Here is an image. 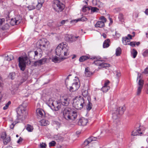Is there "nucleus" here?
Listing matches in <instances>:
<instances>
[{
	"label": "nucleus",
	"instance_id": "nucleus-1",
	"mask_svg": "<svg viewBox=\"0 0 148 148\" xmlns=\"http://www.w3.org/2000/svg\"><path fill=\"white\" fill-rule=\"evenodd\" d=\"M27 105L24 103H23L21 105L19 106L18 111L17 113L18 114L17 119L19 121L17 122V123L20 122V121H22L23 119H25V116L27 114V112L26 111V107ZM16 123L13 122L11 125H10V128L11 129H13Z\"/></svg>",
	"mask_w": 148,
	"mask_h": 148
},
{
	"label": "nucleus",
	"instance_id": "nucleus-2",
	"mask_svg": "<svg viewBox=\"0 0 148 148\" xmlns=\"http://www.w3.org/2000/svg\"><path fill=\"white\" fill-rule=\"evenodd\" d=\"M77 113L69 108H66L63 111L64 118L68 121H74L77 118Z\"/></svg>",
	"mask_w": 148,
	"mask_h": 148
},
{
	"label": "nucleus",
	"instance_id": "nucleus-3",
	"mask_svg": "<svg viewBox=\"0 0 148 148\" xmlns=\"http://www.w3.org/2000/svg\"><path fill=\"white\" fill-rule=\"evenodd\" d=\"M56 55L59 56H67L69 53L67 45L63 43L59 44L56 49Z\"/></svg>",
	"mask_w": 148,
	"mask_h": 148
},
{
	"label": "nucleus",
	"instance_id": "nucleus-4",
	"mask_svg": "<svg viewBox=\"0 0 148 148\" xmlns=\"http://www.w3.org/2000/svg\"><path fill=\"white\" fill-rule=\"evenodd\" d=\"M85 105L84 99L82 97L77 96L73 99L72 106L76 109L78 110H81Z\"/></svg>",
	"mask_w": 148,
	"mask_h": 148
},
{
	"label": "nucleus",
	"instance_id": "nucleus-5",
	"mask_svg": "<svg viewBox=\"0 0 148 148\" xmlns=\"http://www.w3.org/2000/svg\"><path fill=\"white\" fill-rule=\"evenodd\" d=\"M47 104L53 110L57 111L61 108V104L60 102L53 101L52 99H49L47 103Z\"/></svg>",
	"mask_w": 148,
	"mask_h": 148
},
{
	"label": "nucleus",
	"instance_id": "nucleus-6",
	"mask_svg": "<svg viewBox=\"0 0 148 148\" xmlns=\"http://www.w3.org/2000/svg\"><path fill=\"white\" fill-rule=\"evenodd\" d=\"M54 10L58 12L62 11L64 9V5L58 0H55L52 5Z\"/></svg>",
	"mask_w": 148,
	"mask_h": 148
},
{
	"label": "nucleus",
	"instance_id": "nucleus-7",
	"mask_svg": "<svg viewBox=\"0 0 148 148\" xmlns=\"http://www.w3.org/2000/svg\"><path fill=\"white\" fill-rule=\"evenodd\" d=\"M49 42L47 39L42 38L39 40L37 42V47L39 48L40 49L45 50L49 44Z\"/></svg>",
	"mask_w": 148,
	"mask_h": 148
},
{
	"label": "nucleus",
	"instance_id": "nucleus-8",
	"mask_svg": "<svg viewBox=\"0 0 148 148\" xmlns=\"http://www.w3.org/2000/svg\"><path fill=\"white\" fill-rule=\"evenodd\" d=\"M28 60L27 57L18 58V66L21 70L23 71L25 69L26 64L28 63Z\"/></svg>",
	"mask_w": 148,
	"mask_h": 148
},
{
	"label": "nucleus",
	"instance_id": "nucleus-9",
	"mask_svg": "<svg viewBox=\"0 0 148 148\" xmlns=\"http://www.w3.org/2000/svg\"><path fill=\"white\" fill-rule=\"evenodd\" d=\"M125 110V108L123 107H119V108H115L112 113V118L114 119H116L119 114H123Z\"/></svg>",
	"mask_w": 148,
	"mask_h": 148
},
{
	"label": "nucleus",
	"instance_id": "nucleus-10",
	"mask_svg": "<svg viewBox=\"0 0 148 148\" xmlns=\"http://www.w3.org/2000/svg\"><path fill=\"white\" fill-rule=\"evenodd\" d=\"M60 102L62 105L65 106H67L69 103L70 99L67 95H64L60 96Z\"/></svg>",
	"mask_w": 148,
	"mask_h": 148
},
{
	"label": "nucleus",
	"instance_id": "nucleus-11",
	"mask_svg": "<svg viewBox=\"0 0 148 148\" xmlns=\"http://www.w3.org/2000/svg\"><path fill=\"white\" fill-rule=\"evenodd\" d=\"M80 87V83L78 79L76 80H74V82L72 84V86L70 87V91L71 92H73L77 90Z\"/></svg>",
	"mask_w": 148,
	"mask_h": 148
},
{
	"label": "nucleus",
	"instance_id": "nucleus-12",
	"mask_svg": "<svg viewBox=\"0 0 148 148\" xmlns=\"http://www.w3.org/2000/svg\"><path fill=\"white\" fill-rule=\"evenodd\" d=\"M100 59L101 58L100 57L96 56H91V58H90V59L95 60L93 64L95 65L100 67L101 68L103 60H100Z\"/></svg>",
	"mask_w": 148,
	"mask_h": 148
},
{
	"label": "nucleus",
	"instance_id": "nucleus-13",
	"mask_svg": "<svg viewBox=\"0 0 148 148\" xmlns=\"http://www.w3.org/2000/svg\"><path fill=\"white\" fill-rule=\"evenodd\" d=\"M99 136L98 137H95L93 136L90 137L85 140L84 143L82 144V145L83 147L88 146V145L92 141H96L97 139H99Z\"/></svg>",
	"mask_w": 148,
	"mask_h": 148
},
{
	"label": "nucleus",
	"instance_id": "nucleus-14",
	"mask_svg": "<svg viewBox=\"0 0 148 148\" xmlns=\"http://www.w3.org/2000/svg\"><path fill=\"white\" fill-rule=\"evenodd\" d=\"M145 128L143 126H140L139 128L137 130L136 132L133 131L132 135L133 136L141 135L144 133L143 132L145 130Z\"/></svg>",
	"mask_w": 148,
	"mask_h": 148
},
{
	"label": "nucleus",
	"instance_id": "nucleus-15",
	"mask_svg": "<svg viewBox=\"0 0 148 148\" xmlns=\"http://www.w3.org/2000/svg\"><path fill=\"white\" fill-rule=\"evenodd\" d=\"M38 54V52L37 51H32L28 52V56L31 59H35V58L37 56Z\"/></svg>",
	"mask_w": 148,
	"mask_h": 148
},
{
	"label": "nucleus",
	"instance_id": "nucleus-16",
	"mask_svg": "<svg viewBox=\"0 0 148 148\" xmlns=\"http://www.w3.org/2000/svg\"><path fill=\"white\" fill-rule=\"evenodd\" d=\"M21 21V19L15 18H14L11 19L10 22V24L12 25H14L19 24Z\"/></svg>",
	"mask_w": 148,
	"mask_h": 148
},
{
	"label": "nucleus",
	"instance_id": "nucleus-17",
	"mask_svg": "<svg viewBox=\"0 0 148 148\" xmlns=\"http://www.w3.org/2000/svg\"><path fill=\"white\" fill-rule=\"evenodd\" d=\"M88 122V120L87 119L84 118H82L80 119L78 122V124L79 125L85 126Z\"/></svg>",
	"mask_w": 148,
	"mask_h": 148
},
{
	"label": "nucleus",
	"instance_id": "nucleus-18",
	"mask_svg": "<svg viewBox=\"0 0 148 148\" xmlns=\"http://www.w3.org/2000/svg\"><path fill=\"white\" fill-rule=\"evenodd\" d=\"M36 112L38 115L41 117H44L45 116V113L42 109H38L36 110Z\"/></svg>",
	"mask_w": 148,
	"mask_h": 148
},
{
	"label": "nucleus",
	"instance_id": "nucleus-19",
	"mask_svg": "<svg viewBox=\"0 0 148 148\" xmlns=\"http://www.w3.org/2000/svg\"><path fill=\"white\" fill-rule=\"evenodd\" d=\"M105 25L104 22L99 21L97 22L95 26L96 27H102L104 26Z\"/></svg>",
	"mask_w": 148,
	"mask_h": 148
},
{
	"label": "nucleus",
	"instance_id": "nucleus-20",
	"mask_svg": "<svg viewBox=\"0 0 148 148\" xmlns=\"http://www.w3.org/2000/svg\"><path fill=\"white\" fill-rule=\"evenodd\" d=\"M110 44V41L109 39H108L105 40L103 44V48H106L108 47Z\"/></svg>",
	"mask_w": 148,
	"mask_h": 148
},
{
	"label": "nucleus",
	"instance_id": "nucleus-21",
	"mask_svg": "<svg viewBox=\"0 0 148 148\" xmlns=\"http://www.w3.org/2000/svg\"><path fill=\"white\" fill-rule=\"evenodd\" d=\"M40 125L42 126H46L49 124V122L47 120L42 119L40 121Z\"/></svg>",
	"mask_w": 148,
	"mask_h": 148
},
{
	"label": "nucleus",
	"instance_id": "nucleus-22",
	"mask_svg": "<svg viewBox=\"0 0 148 148\" xmlns=\"http://www.w3.org/2000/svg\"><path fill=\"white\" fill-rule=\"evenodd\" d=\"M91 56H83L79 58V61L80 62H83V61L87 60L88 59H90Z\"/></svg>",
	"mask_w": 148,
	"mask_h": 148
},
{
	"label": "nucleus",
	"instance_id": "nucleus-23",
	"mask_svg": "<svg viewBox=\"0 0 148 148\" xmlns=\"http://www.w3.org/2000/svg\"><path fill=\"white\" fill-rule=\"evenodd\" d=\"M122 42L123 44L125 45H129V39L127 37L122 38Z\"/></svg>",
	"mask_w": 148,
	"mask_h": 148
},
{
	"label": "nucleus",
	"instance_id": "nucleus-24",
	"mask_svg": "<svg viewBox=\"0 0 148 148\" xmlns=\"http://www.w3.org/2000/svg\"><path fill=\"white\" fill-rule=\"evenodd\" d=\"M88 89L87 88H83L82 90V95L83 96L85 97H86L88 96V91H87Z\"/></svg>",
	"mask_w": 148,
	"mask_h": 148
},
{
	"label": "nucleus",
	"instance_id": "nucleus-25",
	"mask_svg": "<svg viewBox=\"0 0 148 148\" xmlns=\"http://www.w3.org/2000/svg\"><path fill=\"white\" fill-rule=\"evenodd\" d=\"M85 76L86 77H90L92 74V73L89 71L88 68L85 69Z\"/></svg>",
	"mask_w": 148,
	"mask_h": 148
},
{
	"label": "nucleus",
	"instance_id": "nucleus-26",
	"mask_svg": "<svg viewBox=\"0 0 148 148\" xmlns=\"http://www.w3.org/2000/svg\"><path fill=\"white\" fill-rule=\"evenodd\" d=\"M118 19L119 21L121 22H123L124 20V16L123 14L121 13H119L118 16Z\"/></svg>",
	"mask_w": 148,
	"mask_h": 148
},
{
	"label": "nucleus",
	"instance_id": "nucleus-27",
	"mask_svg": "<svg viewBox=\"0 0 148 148\" xmlns=\"http://www.w3.org/2000/svg\"><path fill=\"white\" fill-rule=\"evenodd\" d=\"M110 89L109 86H104L101 88L102 90L104 92H106Z\"/></svg>",
	"mask_w": 148,
	"mask_h": 148
},
{
	"label": "nucleus",
	"instance_id": "nucleus-28",
	"mask_svg": "<svg viewBox=\"0 0 148 148\" xmlns=\"http://www.w3.org/2000/svg\"><path fill=\"white\" fill-rule=\"evenodd\" d=\"M13 59V56L12 54L7 55V57H6L5 59L8 61H10Z\"/></svg>",
	"mask_w": 148,
	"mask_h": 148
},
{
	"label": "nucleus",
	"instance_id": "nucleus-29",
	"mask_svg": "<svg viewBox=\"0 0 148 148\" xmlns=\"http://www.w3.org/2000/svg\"><path fill=\"white\" fill-rule=\"evenodd\" d=\"M87 18L86 17H85V16H83V17H82V18H79V19H78L77 20H74V21H76V22H77L78 21H85L86 20H87Z\"/></svg>",
	"mask_w": 148,
	"mask_h": 148
},
{
	"label": "nucleus",
	"instance_id": "nucleus-30",
	"mask_svg": "<svg viewBox=\"0 0 148 148\" xmlns=\"http://www.w3.org/2000/svg\"><path fill=\"white\" fill-rule=\"evenodd\" d=\"M10 137L5 138L3 141L4 144L6 145L10 141Z\"/></svg>",
	"mask_w": 148,
	"mask_h": 148
},
{
	"label": "nucleus",
	"instance_id": "nucleus-31",
	"mask_svg": "<svg viewBox=\"0 0 148 148\" xmlns=\"http://www.w3.org/2000/svg\"><path fill=\"white\" fill-rule=\"evenodd\" d=\"M110 66V64H109L106 63H104L103 61L101 68H106L107 67H109Z\"/></svg>",
	"mask_w": 148,
	"mask_h": 148
},
{
	"label": "nucleus",
	"instance_id": "nucleus-32",
	"mask_svg": "<svg viewBox=\"0 0 148 148\" xmlns=\"http://www.w3.org/2000/svg\"><path fill=\"white\" fill-rule=\"evenodd\" d=\"M71 35H69L68 34H66L65 36V40L67 42H71Z\"/></svg>",
	"mask_w": 148,
	"mask_h": 148
},
{
	"label": "nucleus",
	"instance_id": "nucleus-33",
	"mask_svg": "<svg viewBox=\"0 0 148 148\" xmlns=\"http://www.w3.org/2000/svg\"><path fill=\"white\" fill-rule=\"evenodd\" d=\"M121 53V49L120 47H118L116 49V54L117 56L120 55Z\"/></svg>",
	"mask_w": 148,
	"mask_h": 148
},
{
	"label": "nucleus",
	"instance_id": "nucleus-34",
	"mask_svg": "<svg viewBox=\"0 0 148 148\" xmlns=\"http://www.w3.org/2000/svg\"><path fill=\"white\" fill-rule=\"evenodd\" d=\"M9 28V25L8 23H5L1 27L2 29L3 30H7Z\"/></svg>",
	"mask_w": 148,
	"mask_h": 148
},
{
	"label": "nucleus",
	"instance_id": "nucleus-35",
	"mask_svg": "<svg viewBox=\"0 0 148 148\" xmlns=\"http://www.w3.org/2000/svg\"><path fill=\"white\" fill-rule=\"evenodd\" d=\"M90 10V7H86L84 6L82 8V11L84 12H88Z\"/></svg>",
	"mask_w": 148,
	"mask_h": 148
},
{
	"label": "nucleus",
	"instance_id": "nucleus-36",
	"mask_svg": "<svg viewBox=\"0 0 148 148\" xmlns=\"http://www.w3.org/2000/svg\"><path fill=\"white\" fill-rule=\"evenodd\" d=\"M26 129L28 132H31L33 130V127L32 126L30 125H27Z\"/></svg>",
	"mask_w": 148,
	"mask_h": 148
},
{
	"label": "nucleus",
	"instance_id": "nucleus-37",
	"mask_svg": "<svg viewBox=\"0 0 148 148\" xmlns=\"http://www.w3.org/2000/svg\"><path fill=\"white\" fill-rule=\"evenodd\" d=\"M142 88L143 87H141L140 86H138L136 92V95H140Z\"/></svg>",
	"mask_w": 148,
	"mask_h": 148
},
{
	"label": "nucleus",
	"instance_id": "nucleus-38",
	"mask_svg": "<svg viewBox=\"0 0 148 148\" xmlns=\"http://www.w3.org/2000/svg\"><path fill=\"white\" fill-rule=\"evenodd\" d=\"M92 2L93 5L95 6L98 5V6L99 7V4L100 3L99 0H92Z\"/></svg>",
	"mask_w": 148,
	"mask_h": 148
},
{
	"label": "nucleus",
	"instance_id": "nucleus-39",
	"mask_svg": "<svg viewBox=\"0 0 148 148\" xmlns=\"http://www.w3.org/2000/svg\"><path fill=\"white\" fill-rule=\"evenodd\" d=\"M132 54L133 55V58H134L136 57L137 55V52L135 49H133L132 52Z\"/></svg>",
	"mask_w": 148,
	"mask_h": 148
},
{
	"label": "nucleus",
	"instance_id": "nucleus-40",
	"mask_svg": "<svg viewBox=\"0 0 148 148\" xmlns=\"http://www.w3.org/2000/svg\"><path fill=\"white\" fill-rule=\"evenodd\" d=\"M43 60H39L35 62H34V64L36 66L37 65H40L42 64V63Z\"/></svg>",
	"mask_w": 148,
	"mask_h": 148
},
{
	"label": "nucleus",
	"instance_id": "nucleus-41",
	"mask_svg": "<svg viewBox=\"0 0 148 148\" xmlns=\"http://www.w3.org/2000/svg\"><path fill=\"white\" fill-rule=\"evenodd\" d=\"M90 8L91 12H97L99 10V9L96 7H93L90 6Z\"/></svg>",
	"mask_w": 148,
	"mask_h": 148
},
{
	"label": "nucleus",
	"instance_id": "nucleus-42",
	"mask_svg": "<svg viewBox=\"0 0 148 148\" xmlns=\"http://www.w3.org/2000/svg\"><path fill=\"white\" fill-rule=\"evenodd\" d=\"M88 104L87 106H86L87 109L88 110H90L91 109L92 107V104L90 102V101H89L88 100Z\"/></svg>",
	"mask_w": 148,
	"mask_h": 148
},
{
	"label": "nucleus",
	"instance_id": "nucleus-43",
	"mask_svg": "<svg viewBox=\"0 0 148 148\" xmlns=\"http://www.w3.org/2000/svg\"><path fill=\"white\" fill-rule=\"evenodd\" d=\"M138 84V86H140L141 87L143 88L144 84V82L143 80L142 79H139Z\"/></svg>",
	"mask_w": 148,
	"mask_h": 148
},
{
	"label": "nucleus",
	"instance_id": "nucleus-44",
	"mask_svg": "<svg viewBox=\"0 0 148 148\" xmlns=\"http://www.w3.org/2000/svg\"><path fill=\"white\" fill-rule=\"evenodd\" d=\"M11 101H9L7 103L5 104V106L3 107V109L4 110H5L7 109L8 108L9 106L11 104Z\"/></svg>",
	"mask_w": 148,
	"mask_h": 148
},
{
	"label": "nucleus",
	"instance_id": "nucleus-45",
	"mask_svg": "<svg viewBox=\"0 0 148 148\" xmlns=\"http://www.w3.org/2000/svg\"><path fill=\"white\" fill-rule=\"evenodd\" d=\"M71 42H72L75 41L79 37V36H75L71 35Z\"/></svg>",
	"mask_w": 148,
	"mask_h": 148
},
{
	"label": "nucleus",
	"instance_id": "nucleus-46",
	"mask_svg": "<svg viewBox=\"0 0 148 148\" xmlns=\"http://www.w3.org/2000/svg\"><path fill=\"white\" fill-rule=\"evenodd\" d=\"M60 58L57 57H53L52 59V60L53 62L55 63H56L59 61V59Z\"/></svg>",
	"mask_w": 148,
	"mask_h": 148
},
{
	"label": "nucleus",
	"instance_id": "nucleus-47",
	"mask_svg": "<svg viewBox=\"0 0 148 148\" xmlns=\"http://www.w3.org/2000/svg\"><path fill=\"white\" fill-rule=\"evenodd\" d=\"M27 8L29 10H33L35 8V6L32 5H29L27 6Z\"/></svg>",
	"mask_w": 148,
	"mask_h": 148
},
{
	"label": "nucleus",
	"instance_id": "nucleus-48",
	"mask_svg": "<svg viewBox=\"0 0 148 148\" xmlns=\"http://www.w3.org/2000/svg\"><path fill=\"white\" fill-rule=\"evenodd\" d=\"M56 144V142L54 141H52L49 143V146L50 147L54 146Z\"/></svg>",
	"mask_w": 148,
	"mask_h": 148
},
{
	"label": "nucleus",
	"instance_id": "nucleus-49",
	"mask_svg": "<svg viewBox=\"0 0 148 148\" xmlns=\"http://www.w3.org/2000/svg\"><path fill=\"white\" fill-rule=\"evenodd\" d=\"M143 56L145 57L148 56V49L145 50L143 53Z\"/></svg>",
	"mask_w": 148,
	"mask_h": 148
},
{
	"label": "nucleus",
	"instance_id": "nucleus-50",
	"mask_svg": "<svg viewBox=\"0 0 148 148\" xmlns=\"http://www.w3.org/2000/svg\"><path fill=\"white\" fill-rule=\"evenodd\" d=\"M42 6V4H41V3H38V4L36 6V8L38 10H39L41 8Z\"/></svg>",
	"mask_w": 148,
	"mask_h": 148
},
{
	"label": "nucleus",
	"instance_id": "nucleus-51",
	"mask_svg": "<svg viewBox=\"0 0 148 148\" xmlns=\"http://www.w3.org/2000/svg\"><path fill=\"white\" fill-rule=\"evenodd\" d=\"M100 19L101 21H103L104 22V23L105 22H106L107 21L106 18L103 16H101L100 17Z\"/></svg>",
	"mask_w": 148,
	"mask_h": 148
},
{
	"label": "nucleus",
	"instance_id": "nucleus-52",
	"mask_svg": "<svg viewBox=\"0 0 148 148\" xmlns=\"http://www.w3.org/2000/svg\"><path fill=\"white\" fill-rule=\"evenodd\" d=\"M5 20L4 18L0 19V28L1 26L4 23Z\"/></svg>",
	"mask_w": 148,
	"mask_h": 148
},
{
	"label": "nucleus",
	"instance_id": "nucleus-53",
	"mask_svg": "<svg viewBox=\"0 0 148 148\" xmlns=\"http://www.w3.org/2000/svg\"><path fill=\"white\" fill-rule=\"evenodd\" d=\"M15 75L14 73H10V76L12 79H14Z\"/></svg>",
	"mask_w": 148,
	"mask_h": 148
},
{
	"label": "nucleus",
	"instance_id": "nucleus-54",
	"mask_svg": "<svg viewBox=\"0 0 148 148\" xmlns=\"http://www.w3.org/2000/svg\"><path fill=\"white\" fill-rule=\"evenodd\" d=\"M116 76L117 77H119L121 76V74L120 72L116 71L115 72Z\"/></svg>",
	"mask_w": 148,
	"mask_h": 148
},
{
	"label": "nucleus",
	"instance_id": "nucleus-55",
	"mask_svg": "<svg viewBox=\"0 0 148 148\" xmlns=\"http://www.w3.org/2000/svg\"><path fill=\"white\" fill-rule=\"evenodd\" d=\"M138 76L137 77V80H139V79H141V78L142 77V76H141V74H139V73H138Z\"/></svg>",
	"mask_w": 148,
	"mask_h": 148
},
{
	"label": "nucleus",
	"instance_id": "nucleus-56",
	"mask_svg": "<svg viewBox=\"0 0 148 148\" xmlns=\"http://www.w3.org/2000/svg\"><path fill=\"white\" fill-rule=\"evenodd\" d=\"M136 42H129V45L132 47H134L135 45Z\"/></svg>",
	"mask_w": 148,
	"mask_h": 148
},
{
	"label": "nucleus",
	"instance_id": "nucleus-57",
	"mask_svg": "<svg viewBox=\"0 0 148 148\" xmlns=\"http://www.w3.org/2000/svg\"><path fill=\"white\" fill-rule=\"evenodd\" d=\"M121 10V9L119 8H117L115 9L114 10V11L115 13H117L118 12L120 11Z\"/></svg>",
	"mask_w": 148,
	"mask_h": 148
},
{
	"label": "nucleus",
	"instance_id": "nucleus-58",
	"mask_svg": "<svg viewBox=\"0 0 148 148\" xmlns=\"http://www.w3.org/2000/svg\"><path fill=\"white\" fill-rule=\"evenodd\" d=\"M40 146L41 147L45 148L46 146V144L45 143H42L40 144Z\"/></svg>",
	"mask_w": 148,
	"mask_h": 148
},
{
	"label": "nucleus",
	"instance_id": "nucleus-59",
	"mask_svg": "<svg viewBox=\"0 0 148 148\" xmlns=\"http://www.w3.org/2000/svg\"><path fill=\"white\" fill-rule=\"evenodd\" d=\"M67 21V20H62L60 23L61 24V25H60V26H61V25H62L64 24Z\"/></svg>",
	"mask_w": 148,
	"mask_h": 148
},
{
	"label": "nucleus",
	"instance_id": "nucleus-60",
	"mask_svg": "<svg viewBox=\"0 0 148 148\" xmlns=\"http://www.w3.org/2000/svg\"><path fill=\"white\" fill-rule=\"evenodd\" d=\"M23 140V138L21 137H20L19 139L17 141V143H18L20 144L21 143L22 141Z\"/></svg>",
	"mask_w": 148,
	"mask_h": 148
},
{
	"label": "nucleus",
	"instance_id": "nucleus-61",
	"mask_svg": "<svg viewBox=\"0 0 148 148\" xmlns=\"http://www.w3.org/2000/svg\"><path fill=\"white\" fill-rule=\"evenodd\" d=\"M109 83H110V81L109 80H106V81L105 82L104 84V86H108V85Z\"/></svg>",
	"mask_w": 148,
	"mask_h": 148
},
{
	"label": "nucleus",
	"instance_id": "nucleus-62",
	"mask_svg": "<svg viewBox=\"0 0 148 148\" xmlns=\"http://www.w3.org/2000/svg\"><path fill=\"white\" fill-rule=\"evenodd\" d=\"M144 73L145 74H148V67L146 68L144 70Z\"/></svg>",
	"mask_w": 148,
	"mask_h": 148
},
{
	"label": "nucleus",
	"instance_id": "nucleus-63",
	"mask_svg": "<svg viewBox=\"0 0 148 148\" xmlns=\"http://www.w3.org/2000/svg\"><path fill=\"white\" fill-rule=\"evenodd\" d=\"M44 0H38V3H41V4H43L44 2Z\"/></svg>",
	"mask_w": 148,
	"mask_h": 148
},
{
	"label": "nucleus",
	"instance_id": "nucleus-64",
	"mask_svg": "<svg viewBox=\"0 0 148 148\" xmlns=\"http://www.w3.org/2000/svg\"><path fill=\"white\" fill-rule=\"evenodd\" d=\"M115 35L117 37H119L121 36V35L120 34L117 33L116 32H115Z\"/></svg>",
	"mask_w": 148,
	"mask_h": 148
}]
</instances>
